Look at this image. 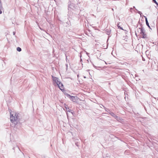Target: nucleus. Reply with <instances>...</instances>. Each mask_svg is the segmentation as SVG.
I'll return each instance as SVG.
<instances>
[{
    "label": "nucleus",
    "instance_id": "obj_1",
    "mask_svg": "<svg viewBox=\"0 0 158 158\" xmlns=\"http://www.w3.org/2000/svg\"><path fill=\"white\" fill-rule=\"evenodd\" d=\"M19 114L16 113H13L12 114L10 112V120L11 121L15 124V125L16 124L17 121L19 117Z\"/></svg>",
    "mask_w": 158,
    "mask_h": 158
},
{
    "label": "nucleus",
    "instance_id": "obj_8",
    "mask_svg": "<svg viewBox=\"0 0 158 158\" xmlns=\"http://www.w3.org/2000/svg\"><path fill=\"white\" fill-rule=\"evenodd\" d=\"M2 8V4L1 2V0H0V8Z\"/></svg>",
    "mask_w": 158,
    "mask_h": 158
},
{
    "label": "nucleus",
    "instance_id": "obj_11",
    "mask_svg": "<svg viewBox=\"0 0 158 158\" xmlns=\"http://www.w3.org/2000/svg\"><path fill=\"white\" fill-rule=\"evenodd\" d=\"M153 0L155 2V3H156L157 4V3L156 2V1L155 0Z\"/></svg>",
    "mask_w": 158,
    "mask_h": 158
},
{
    "label": "nucleus",
    "instance_id": "obj_19",
    "mask_svg": "<svg viewBox=\"0 0 158 158\" xmlns=\"http://www.w3.org/2000/svg\"><path fill=\"white\" fill-rule=\"evenodd\" d=\"M66 66L67 67V64H66Z\"/></svg>",
    "mask_w": 158,
    "mask_h": 158
},
{
    "label": "nucleus",
    "instance_id": "obj_3",
    "mask_svg": "<svg viewBox=\"0 0 158 158\" xmlns=\"http://www.w3.org/2000/svg\"><path fill=\"white\" fill-rule=\"evenodd\" d=\"M52 80L53 81L56 83L57 85V84H58L60 81H59L58 79V78L53 77V76H52Z\"/></svg>",
    "mask_w": 158,
    "mask_h": 158
},
{
    "label": "nucleus",
    "instance_id": "obj_17",
    "mask_svg": "<svg viewBox=\"0 0 158 158\" xmlns=\"http://www.w3.org/2000/svg\"><path fill=\"white\" fill-rule=\"evenodd\" d=\"M113 115H114V114H113H113H112V115H113Z\"/></svg>",
    "mask_w": 158,
    "mask_h": 158
},
{
    "label": "nucleus",
    "instance_id": "obj_10",
    "mask_svg": "<svg viewBox=\"0 0 158 158\" xmlns=\"http://www.w3.org/2000/svg\"><path fill=\"white\" fill-rule=\"evenodd\" d=\"M118 28H119L120 29H122V30H123L122 28L121 27H120V26H118Z\"/></svg>",
    "mask_w": 158,
    "mask_h": 158
},
{
    "label": "nucleus",
    "instance_id": "obj_4",
    "mask_svg": "<svg viewBox=\"0 0 158 158\" xmlns=\"http://www.w3.org/2000/svg\"><path fill=\"white\" fill-rule=\"evenodd\" d=\"M57 85L61 90H63V85L61 82H60L58 84H57Z\"/></svg>",
    "mask_w": 158,
    "mask_h": 158
},
{
    "label": "nucleus",
    "instance_id": "obj_6",
    "mask_svg": "<svg viewBox=\"0 0 158 158\" xmlns=\"http://www.w3.org/2000/svg\"><path fill=\"white\" fill-rule=\"evenodd\" d=\"M144 17L145 19V21H146V24H147V25L148 27L149 28L150 27L149 25V23H148V20H147V17H146V16H144Z\"/></svg>",
    "mask_w": 158,
    "mask_h": 158
},
{
    "label": "nucleus",
    "instance_id": "obj_9",
    "mask_svg": "<svg viewBox=\"0 0 158 158\" xmlns=\"http://www.w3.org/2000/svg\"><path fill=\"white\" fill-rule=\"evenodd\" d=\"M143 38H145L146 37L145 35L143 33Z\"/></svg>",
    "mask_w": 158,
    "mask_h": 158
},
{
    "label": "nucleus",
    "instance_id": "obj_16",
    "mask_svg": "<svg viewBox=\"0 0 158 158\" xmlns=\"http://www.w3.org/2000/svg\"><path fill=\"white\" fill-rule=\"evenodd\" d=\"M15 147H13V149L14 150L15 149Z\"/></svg>",
    "mask_w": 158,
    "mask_h": 158
},
{
    "label": "nucleus",
    "instance_id": "obj_5",
    "mask_svg": "<svg viewBox=\"0 0 158 158\" xmlns=\"http://www.w3.org/2000/svg\"><path fill=\"white\" fill-rule=\"evenodd\" d=\"M78 139H76L75 140V144L77 146V147H78L79 146V143H78Z\"/></svg>",
    "mask_w": 158,
    "mask_h": 158
},
{
    "label": "nucleus",
    "instance_id": "obj_18",
    "mask_svg": "<svg viewBox=\"0 0 158 158\" xmlns=\"http://www.w3.org/2000/svg\"><path fill=\"white\" fill-rule=\"evenodd\" d=\"M17 148L18 149H19V147H17Z\"/></svg>",
    "mask_w": 158,
    "mask_h": 158
},
{
    "label": "nucleus",
    "instance_id": "obj_13",
    "mask_svg": "<svg viewBox=\"0 0 158 158\" xmlns=\"http://www.w3.org/2000/svg\"><path fill=\"white\" fill-rule=\"evenodd\" d=\"M68 110H67V111H69H69H69V108H68Z\"/></svg>",
    "mask_w": 158,
    "mask_h": 158
},
{
    "label": "nucleus",
    "instance_id": "obj_2",
    "mask_svg": "<svg viewBox=\"0 0 158 158\" xmlns=\"http://www.w3.org/2000/svg\"><path fill=\"white\" fill-rule=\"evenodd\" d=\"M66 96L69 97L74 102H77L78 101V98L77 96H71L68 94H66Z\"/></svg>",
    "mask_w": 158,
    "mask_h": 158
},
{
    "label": "nucleus",
    "instance_id": "obj_12",
    "mask_svg": "<svg viewBox=\"0 0 158 158\" xmlns=\"http://www.w3.org/2000/svg\"><path fill=\"white\" fill-rule=\"evenodd\" d=\"M2 11L0 10V14L2 13Z\"/></svg>",
    "mask_w": 158,
    "mask_h": 158
},
{
    "label": "nucleus",
    "instance_id": "obj_15",
    "mask_svg": "<svg viewBox=\"0 0 158 158\" xmlns=\"http://www.w3.org/2000/svg\"><path fill=\"white\" fill-rule=\"evenodd\" d=\"M77 77H78L79 76V74H77Z\"/></svg>",
    "mask_w": 158,
    "mask_h": 158
},
{
    "label": "nucleus",
    "instance_id": "obj_14",
    "mask_svg": "<svg viewBox=\"0 0 158 158\" xmlns=\"http://www.w3.org/2000/svg\"><path fill=\"white\" fill-rule=\"evenodd\" d=\"M15 34V32H13V35H14Z\"/></svg>",
    "mask_w": 158,
    "mask_h": 158
},
{
    "label": "nucleus",
    "instance_id": "obj_7",
    "mask_svg": "<svg viewBox=\"0 0 158 158\" xmlns=\"http://www.w3.org/2000/svg\"><path fill=\"white\" fill-rule=\"evenodd\" d=\"M17 50L18 52H20L21 51V49L20 48L18 47L17 48Z\"/></svg>",
    "mask_w": 158,
    "mask_h": 158
}]
</instances>
